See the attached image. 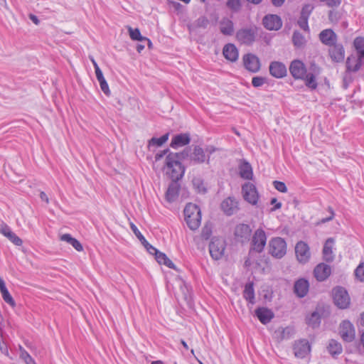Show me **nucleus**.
Masks as SVG:
<instances>
[{"label":"nucleus","mask_w":364,"mask_h":364,"mask_svg":"<svg viewBox=\"0 0 364 364\" xmlns=\"http://www.w3.org/2000/svg\"><path fill=\"white\" fill-rule=\"evenodd\" d=\"M298 25L304 31H309V29L307 18L300 16V18L298 21Z\"/></svg>","instance_id":"nucleus-53"},{"label":"nucleus","mask_w":364,"mask_h":364,"mask_svg":"<svg viewBox=\"0 0 364 364\" xmlns=\"http://www.w3.org/2000/svg\"><path fill=\"white\" fill-rule=\"evenodd\" d=\"M265 82V79L262 77L256 76L252 80V84L255 87L262 86Z\"/></svg>","instance_id":"nucleus-52"},{"label":"nucleus","mask_w":364,"mask_h":364,"mask_svg":"<svg viewBox=\"0 0 364 364\" xmlns=\"http://www.w3.org/2000/svg\"><path fill=\"white\" fill-rule=\"evenodd\" d=\"M264 26L269 31H278L282 26L281 18L276 14L266 15L262 20Z\"/></svg>","instance_id":"nucleus-11"},{"label":"nucleus","mask_w":364,"mask_h":364,"mask_svg":"<svg viewBox=\"0 0 364 364\" xmlns=\"http://www.w3.org/2000/svg\"><path fill=\"white\" fill-rule=\"evenodd\" d=\"M0 292L4 301L6 304L13 308L16 306V302L12 296L10 294L8 289L6 287L5 282L1 277H0Z\"/></svg>","instance_id":"nucleus-30"},{"label":"nucleus","mask_w":364,"mask_h":364,"mask_svg":"<svg viewBox=\"0 0 364 364\" xmlns=\"http://www.w3.org/2000/svg\"><path fill=\"white\" fill-rule=\"evenodd\" d=\"M329 212L331 213V215L328 218H323L321 220V223H325L326 222H328L331 220L334 216V212L332 208H329Z\"/></svg>","instance_id":"nucleus-61"},{"label":"nucleus","mask_w":364,"mask_h":364,"mask_svg":"<svg viewBox=\"0 0 364 364\" xmlns=\"http://www.w3.org/2000/svg\"><path fill=\"white\" fill-rule=\"evenodd\" d=\"M242 193L244 199L252 205H256L259 194L256 186L251 182H247L242 186Z\"/></svg>","instance_id":"nucleus-7"},{"label":"nucleus","mask_w":364,"mask_h":364,"mask_svg":"<svg viewBox=\"0 0 364 364\" xmlns=\"http://www.w3.org/2000/svg\"><path fill=\"white\" fill-rule=\"evenodd\" d=\"M339 334L343 341H353L355 337V331L353 323L347 320L343 321L340 324Z\"/></svg>","instance_id":"nucleus-9"},{"label":"nucleus","mask_w":364,"mask_h":364,"mask_svg":"<svg viewBox=\"0 0 364 364\" xmlns=\"http://www.w3.org/2000/svg\"><path fill=\"white\" fill-rule=\"evenodd\" d=\"M100 83V88L102 91L107 95L109 96L110 95V90L109 88V85L105 80L103 78L102 80H97Z\"/></svg>","instance_id":"nucleus-50"},{"label":"nucleus","mask_w":364,"mask_h":364,"mask_svg":"<svg viewBox=\"0 0 364 364\" xmlns=\"http://www.w3.org/2000/svg\"><path fill=\"white\" fill-rule=\"evenodd\" d=\"M295 331L293 326L279 327L273 333V337L278 341L288 340L294 335Z\"/></svg>","instance_id":"nucleus-15"},{"label":"nucleus","mask_w":364,"mask_h":364,"mask_svg":"<svg viewBox=\"0 0 364 364\" xmlns=\"http://www.w3.org/2000/svg\"><path fill=\"white\" fill-rule=\"evenodd\" d=\"M329 54L332 60L335 62L343 61L345 57V50L343 46L341 44H334L329 49Z\"/></svg>","instance_id":"nucleus-24"},{"label":"nucleus","mask_w":364,"mask_h":364,"mask_svg":"<svg viewBox=\"0 0 364 364\" xmlns=\"http://www.w3.org/2000/svg\"><path fill=\"white\" fill-rule=\"evenodd\" d=\"M255 315L262 324L269 323L274 318L273 311L266 307H259L255 310Z\"/></svg>","instance_id":"nucleus-19"},{"label":"nucleus","mask_w":364,"mask_h":364,"mask_svg":"<svg viewBox=\"0 0 364 364\" xmlns=\"http://www.w3.org/2000/svg\"><path fill=\"white\" fill-rule=\"evenodd\" d=\"M193 185L198 193H205L206 192L205 185L201 178H194L193 180Z\"/></svg>","instance_id":"nucleus-44"},{"label":"nucleus","mask_w":364,"mask_h":364,"mask_svg":"<svg viewBox=\"0 0 364 364\" xmlns=\"http://www.w3.org/2000/svg\"><path fill=\"white\" fill-rule=\"evenodd\" d=\"M0 233L7 237L15 245L21 246L22 240L18 237L6 224H2L0 228Z\"/></svg>","instance_id":"nucleus-21"},{"label":"nucleus","mask_w":364,"mask_h":364,"mask_svg":"<svg viewBox=\"0 0 364 364\" xmlns=\"http://www.w3.org/2000/svg\"><path fill=\"white\" fill-rule=\"evenodd\" d=\"M190 159L191 161L196 164H202L204 162L209 163L210 156H206L205 151L199 146L193 148V152L191 154Z\"/></svg>","instance_id":"nucleus-18"},{"label":"nucleus","mask_w":364,"mask_h":364,"mask_svg":"<svg viewBox=\"0 0 364 364\" xmlns=\"http://www.w3.org/2000/svg\"><path fill=\"white\" fill-rule=\"evenodd\" d=\"M225 241L222 237H214L209 244V252L215 260L220 259L225 253Z\"/></svg>","instance_id":"nucleus-4"},{"label":"nucleus","mask_w":364,"mask_h":364,"mask_svg":"<svg viewBox=\"0 0 364 364\" xmlns=\"http://www.w3.org/2000/svg\"><path fill=\"white\" fill-rule=\"evenodd\" d=\"M334 304L340 309H346L350 304L348 291L341 287H335L332 291Z\"/></svg>","instance_id":"nucleus-5"},{"label":"nucleus","mask_w":364,"mask_h":364,"mask_svg":"<svg viewBox=\"0 0 364 364\" xmlns=\"http://www.w3.org/2000/svg\"><path fill=\"white\" fill-rule=\"evenodd\" d=\"M319 39L324 45L332 46L336 43L337 36L333 30L325 29L320 33Z\"/></svg>","instance_id":"nucleus-20"},{"label":"nucleus","mask_w":364,"mask_h":364,"mask_svg":"<svg viewBox=\"0 0 364 364\" xmlns=\"http://www.w3.org/2000/svg\"><path fill=\"white\" fill-rule=\"evenodd\" d=\"M155 258L159 264H164L165 266L171 269L175 268V265L173 262L169 258H168L164 253L159 252L156 253Z\"/></svg>","instance_id":"nucleus-36"},{"label":"nucleus","mask_w":364,"mask_h":364,"mask_svg":"<svg viewBox=\"0 0 364 364\" xmlns=\"http://www.w3.org/2000/svg\"><path fill=\"white\" fill-rule=\"evenodd\" d=\"M202 237L203 238L207 240L209 238V237L211 235V229L210 228L208 227V226H205L203 228V230H202Z\"/></svg>","instance_id":"nucleus-57"},{"label":"nucleus","mask_w":364,"mask_h":364,"mask_svg":"<svg viewBox=\"0 0 364 364\" xmlns=\"http://www.w3.org/2000/svg\"><path fill=\"white\" fill-rule=\"evenodd\" d=\"M314 9V6L311 4H305L301 9V16L304 18H309L310 14H311Z\"/></svg>","instance_id":"nucleus-49"},{"label":"nucleus","mask_w":364,"mask_h":364,"mask_svg":"<svg viewBox=\"0 0 364 364\" xmlns=\"http://www.w3.org/2000/svg\"><path fill=\"white\" fill-rule=\"evenodd\" d=\"M19 357L26 364H36L30 354L21 346H18Z\"/></svg>","instance_id":"nucleus-41"},{"label":"nucleus","mask_w":364,"mask_h":364,"mask_svg":"<svg viewBox=\"0 0 364 364\" xmlns=\"http://www.w3.org/2000/svg\"><path fill=\"white\" fill-rule=\"evenodd\" d=\"M183 212L185 220L189 228L196 230L201 222V213L199 207L193 203H188Z\"/></svg>","instance_id":"nucleus-2"},{"label":"nucleus","mask_w":364,"mask_h":364,"mask_svg":"<svg viewBox=\"0 0 364 364\" xmlns=\"http://www.w3.org/2000/svg\"><path fill=\"white\" fill-rule=\"evenodd\" d=\"M267 244V235L264 230L262 228H258L253 234L251 242V251H255L258 253L262 252Z\"/></svg>","instance_id":"nucleus-6"},{"label":"nucleus","mask_w":364,"mask_h":364,"mask_svg":"<svg viewBox=\"0 0 364 364\" xmlns=\"http://www.w3.org/2000/svg\"><path fill=\"white\" fill-rule=\"evenodd\" d=\"M328 350L333 355H338L342 352V346L336 341L331 340L328 346Z\"/></svg>","instance_id":"nucleus-38"},{"label":"nucleus","mask_w":364,"mask_h":364,"mask_svg":"<svg viewBox=\"0 0 364 364\" xmlns=\"http://www.w3.org/2000/svg\"><path fill=\"white\" fill-rule=\"evenodd\" d=\"M243 63L245 68L252 73H257L260 69L259 58L254 54L248 53L243 56Z\"/></svg>","instance_id":"nucleus-13"},{"label":"nucleus","mask_w":364,"mask_h":364,"mask_svg":"<svg viewBox=\"0 0 364 364\" xmlns=\"http://www.w3.org/2000/svg\"><path fill=\"white\" fill-rule=\"evenodd\" d=\"M306 322L309 326L314 328L318 327L321 323L319 314L316 311L313 312L310 316L307 318Z\"/></svg>","instance_id":"nucleus-43"},{"label":"nucleus","mask_w":364,"mask_h":364,"mask_svg":"<svg viewBox=\"0 0 364 364\" xmlns=\"http://www.w3.org/2000/svg\"><path fill=\"white\" fill-rule=\"evenodd\" d=\"M239 172L241 178L244 179H252L253 176V172L251 165L247 162H242L239 166Z\"/></svg>","instance_id":"nucleus-33"},{"label":"nucleus","mask_w":364,"mask_h":364,"mask_svg":"<svg viewBox=\"0 0 364 364\" xmlns=\"http://www.w3.org/2000/svg\"><path fill=\"white\" fill-rule=\"evenodd\" d=\"M180 185L177 182L172 181L166 192V199L168 202L172 203L178 197Z\"/></svg>","instance_id":"nucleus-29"},{"label":"nucleus","mask_w":364,"mask_h":364,"mask_svg":"<svg viewBox=\"0 0 364 364\" xmlns=\"http://www.w3.org/2000/svg\"><path fill=\"white\" fill-rule=\"evenodd\" d=\"M331 272L329 265L321 263L315 267L314 273L318 281H324L331 274Z\"/></svg>","instance_id":"nucleus-22"},{"label":"nucleus","mask_w":364,"mask_h":364,"mask_svg":"<svg viewBox=\"0 0 364 364\" xmlns=\"http://www.w3.org/2000/svg\"><path fill=\"white\" fill-rule=\"evenodd\" d=\"M289 71L295 79H303L306 73L304 63L299 60H294L291 63Z\"/></svg>","instance_id":"nucleus-14"},{"label":"nucleus","mask_w":364,"mask_h":364,"mask_svg":"<svg viewBox=\"0 0 364 364\" xmlns=\"http://www.w3.org/2000/svg\"><path fill=\"white\" fill-rule=\"evenodd\" d=\"M294 289V293L297 296L300 298L304 297L309 291V282L304 279H299L295 282Z\"/></svg>","instance_id":"nucleus-25"},{"label":"nucleus","mask_w":364,"mask_h":364,"mask_svg":"<svg viewBox=\"0 0 364 364\" xmlns=\"http://www.w3.org/2000/svg\"><path fill=\"white\" fill-rule=\"evenodd\" d=\"M227 6L233 11H238L241 7L240 0H228Z\"/></svg>","instance_id":"nucleus-48"},{"label":"nucleus","mask_w":364,"mask_h":364,"mask_svg":"<svg viewBox=\"0 0 364 364\" xmlns=\"http://www.w3.org/2000/svg\"><path fill=\"white\" fill-rule=\"evenodd\" d=\"M257 34L255 28H245L240 29L236 33L237 41L246 45H250L255 41Z\"/></svg>","instance_id":"nucleus-8"},{"label":"nucleus","mask_w":364,"mask_h":364,"mask_svg":"<svg viewBox=\"0 0 364 364\" xmlns=\"http://www.w3.org/2000/svg\"><path fill=\"white\" fill-rule=\"evenodd\" d=\"M223 53L225 59L231 62H235L238 59V50L232 43L226 44L223 48Z\"/></svg>","instance_id":"nucleus-23"},{"label":"nucleus","mask_w":364,"mask_h":364,"mask_svg":"<svg viewBox=\"0 0 364 364\" xmlns=\"http://www.w3.org/2000/svg\"><path fill=\"white\" fill-rule=\"evenodd\" d=\"M292 42L294 46L296 48H301L305 45L306 40L301 33L295 31L292 36Z\"/></svg>","instance_id":"nucleus-39"},{"label":"nucleus","mask_w":364,"mask_h":364,"mask_svg":"<svg viewBox=\"0 0 364 364\" xmlns=\"http://www.w3.org/2000/svg\"><path fill=\"white\" fill-rule=\"evenodd\" d=\"M305 80L306 85L312 89L314 90L317 87V82L316 81V77L313 73H309L305 74L304 77L302 79Z\"/></svg>","instance_id":"nucleus-42"},{"label":"nucleus","mask_w":364,"mask_h":364,"mask_svg":"<svg viewBox=\"0 0 364 364\" xmlns=\"http://www.w3.org/2000/svg\"><path fill=\"white\" fill-rule=\"evenodd\" d=\"M220 32L225 36H231L234 33V23L228 18H223L220 22Z\"/></svg>","instance_id":"nucleus-32"},{"label":"nucleus","mask_w":364,"mask_h":364,"mask_svg":"<svg viewBox=\"0 0 364 364\" xmlns=\"http://www.w3.org/2000/svg\"><path fill=\"white\" fill-rule=\"evenodd\" d=\"M215 151V147L210 146H207L205 148V153H207L209 156V155L212 154L213 153H214Z\"/></svg>","instance_id":"nucleus-64"},{"label":"nucleus","mask_w":364,"mask_h":364,"mask_svg":"<svg viewBox=\"0 0 364 364\" xmlns=\"http://www.w3.org/2000/svg\"><path fill=\"white\" fill-rule=\"evenodd\" d=\"M168 133L164 134L159 138L153 137L149 141V146L151 147L152 146H161L164 143H166L168 139Z\"/></svg>","instance_id":"nucleus-40"},{"label":"nucleus","mask_w":364,"mask_h":364,"mask_svg":"<svg viewBox=\"0 0 364 364\" xmlns=\"http://www.w3.org/2000/svg\"><path fill=\"white\" fill-rule=\"evenodd\" d=\"M362 65V60L358 56H348L346 60V68L349 72L358 71Z\"/></svg>","instance_id":"nucleus-31"},{"label":"nucleus","mask_w":364,"mask_h":364,"mask_svg":"<svg viewBox=\"0 0 364 364\" xmlns=\"http://www.w3.org/2000/svg\"><path fill=\"white\" fill-rule=\"evenodd\" d=\"M62 241H65L71 245L77 251L81 252L83 250L82 245L80 242L73 237L70 234H64L60 237Z\"/></svg>","instance_id":"nucleus-35"},{"label":"nucleus","mask_w":364,"mask_h":364,"mask_svg":"<svg viewBox=\"0 0 364 364\" xmlns=\"http://www.w3.org/2000/svg\"><path fill=\"white\" fill-rule=\"evenodd\" d=\"M0 350L2 353L6 355H9V350L6 346H4L1 343H0Z\"/></svg>","instance_id":"nucleus-63"},{"label":"nucleus","mask_w":364,"mask_h":364,"mask_svg":"<svg viewBox=\"0 0 364 364\" xmlns=\"http://www.w3.org/2000/svg\"><path fill=\"white\" fill-rule=\"evenodd\" d=\"M269 252L275 258L280 259L283 257L287 253L285 240L280 237L272 238L269 242Z\"/></svg>","instance_id":"nucleus-3"},{"label":"nucleus","mask_w":364,"mask_h":364,"mask_svg":"<svg viewBox=\"0 0 364 364\" xmlns=\"http://www.w3.org/2000/svg\"><path fill=\"white\" fill-rule=\"evenodd\" d=\"M311 351L309 343L306 339H301L295 342L294 345V352L296 357L304 358L306 357Z\"/></svg>","instance_id":"nucleus-12"},{"label":"nucleus","mask_w":364,"mask_h":364,"mask_svg":"<svg viewBox=\"0 0 364 364\" xmlns=\"http://www.w3.org/2000/svg\"><path fill=\"white\" fill-rule=\"evenodd\" d=\"M353 46L359 57L361 55V51L364 50V37L355 38L353 41Z\"/></svg>","instance_id":"nucleus-46"},{"label":"nucleus","mask_w":364,"mask_h":364,"mask_svg":"<svg viewBox=\"0 0 364 364\" xmlns=\"http://www.w3.org/2000/svg\"><path fill=\"white\" fill-rule=\"evenodd\" d=\"M355 276L360 282H364V262H360L355 269Z\"/></svg>","instance_id":"nucleus-47"},{"label":"nucleus","mask_w":364,"mask_h":364,"mask_svg":"<svg viewBox=\"0 0 364 364\" xmlns=\"http://www.w3.org/2000/svg\"><path fill=\"white\" fill-rule=\"evenodd\" d=\"M40 198L41 199V200L45 201L46 203H48L49 202V198L48 196L43 191H41L40 193Z\"/></svg>","instance_id":"nucleus-62"},{"label":"nucleus","mask_w":364,"mask_h":364,"mask_svg":"<svg viewBox=\"0 0 364 364\" xmlns=\"http://www.w3.org/2000/svg\"><path fill=\"white\" fill-rule=\"evenodd\" d=\"M168 151H169L168 149H166V150H164L162 151L157 153L155 156V161H159L160 159H161L165 155L167 154V153Z\"/></svg>","instance_id":"nucleus-59"},{"label":"nucleus","mask_w":364,"mask_h":364,"mask_svg":"<svg viewBox=\"0 0 364 364\" xmlns=\"http://www.w3.org/2000/svg\"><path fill=\"white\" fill-rule=\"evenodd\" d=\"M252 230L250 225L246 224H239L235 230V235L242 242L250 238Z\"/></svg>","instance_id":"nucleus-28"},{"label":"nucleus","mask_w":364,"mask_h":364,"mask_svg":"<svg viewBox=\"0 0 364 364\" xmlns=\"http://www.w3.org/2000/svg\"><path fill=\"white\" fill-rule=\"evenodd\" d=\"M209 24L208 19L205 16H201L195 21L190 26V30L195 28H205Z\"/></svg>","instance_id":"nucleus-37"},{"label":"nucleus","mask_w":364,"mask_h":364,"mask_svg":"<svg viewBox=\"0 0 364 364\" xmlns=\"http://www.w3.org/2000/svg\"><path fill=\"white\" fill-rule=\"evenodd\" d=\"M221 208L227 215H232L238 210V203L235 198L228 197L222 202Z\"/></svg>","instance_id":"nucleus-17"},{"label":"nucleus","mask_w":364,"mask_h":364,"mask_svg":"<svg viewBox=\"0 0 364 364\" xmlns=\"http://www.w3.org/2000/svg\"><path fill=\"white\" fill-rule=\"evenodd\" d=\"M191 141L188 134H179L173 136L171 142V146L173 149H178L188 144Z\"/></svg>","instance_id":"nucleus-26"},{"label":"nucleus","mask_w":364,"mask_h":364,"mask_svg":"<svg viewBox=\"0 0 364 364\" xmlns=\"http://www.w3.org/2000/svg\"><path fill=\"white\" fill-rule=\"evenodd\" d=\"M142 244L147 250V251L151 255H154L156 256V253L159 252L157 249L150 245L146 240V242H143Z\"/></svg>","instance_id":"nucleus-55"},{"label":"nucleus","mask_w":364,"mask_h":364,"mask_svg":"<svg viewBox=\"0 0 364 364\" xmlns=\"http://www.w3.org/2000/svg\"><path fill=\"white\" fill-rule=\"evenodd\" d=\"M326 3L328 7H338L341 4V0H319Z\"/></svg>","instance_id":"nucleus-56"},{"label":"nucleus","mask_w":364,"mask_h":364,"mask_svg":"<svg viewBox=\"0 0 364 364\" xmlns=\"http://www.w3.org/2000/svg\"><path fill=\"white\" fill-rule=\"evenodd\" d=\"M334 244L335 241L332 237L327 239L324 243L323 248V259L326 262H331L334 259V254L333 252Z\"/></svg>","instance_id":"nucleus-27"},{"label":"nucleus","mask_w":364,"mask_h":364,"mask_svg":"<svg viewBox=\"0 0 364 364\" xmlns=\"http://www.w3.org/2000/svg\"><path fill=\"white\" fill-rule=\"evenodd\" d=\"M95 75H96V77H97V80H102L104 77V75H103V73L102 72V70H100V67L99 68H96L95 69Z\"/></svg>","instance_id":"nucleus-60"},{"label":"nucleus","mask_w":364,"mask_h":364,"mask_svg":"<svg viewBox=\"0 0 364 364\" xmlns=\"http://www.w3.org/2000/svg\"><path fill=\"white\" fill-rule=\"evenodd\" d=\"M271 204L274 205L271 209V211H275L276 210H278L282 207L281 203L278 202L277 198H273L271 199Z\"/></svg>","instance_id":"nucleus-58"},{"label":"nucleus","mask_w":364,"mask_h":364,"mask_svg":"<svg viewBox=\"0 0 364 364\" xmlns=\"http://www.w3.org/2000/svg\"><path fill=\"white\" fill-rule=\"evenodd\" d=\"M269 73L276 78H282L287 75V70L284 63L278 61H274L270 63Z\"/></svg>","instance_id":"nucleus-16"},{"label":"nucleus","mask_w":364,"mask_h":364,"mask_svg":"<svg viewBox=\"0 0 364 364\" xmlns=\"http://www.w3.org/2000/svg\"><path fill=\"white\" fill-rule=\"evenodd\" d=\"M244 298L251 304L255 303V290L252 282H248L245 284L243 291Z\"/></svg>","instance_id":"nucleus-34"},{"label":"nucleus","mask_w":364,"mask_h":364,"mask_svg":"<svg viewBox=\"0 0 364 364\" xmlns=\"http://www.w3.org/2000/svg\"><path fill=\"white\" fill-rule=\"evenodd\" d=\"M130 228H131L132 230L133 231V232L134 233V235L136 236V237L141 242V243L143 242H146L145 237H144V235L141 233V232L139 230L137 227L134 223L130 224Z\"/></svg>","instance_id":"nucleus-51"},{"label":"nucleus","mask_w":364,"mask_h":364,"mask_svg":"<svg viewBox=\"0 0 364 364\" xmlns=\"http://www.w3.org/2000/svg\"><path fill=\"white\" fill-rule=\"evenodd\" d=\"M295 253L300 263H306L311 257L310 248L309 245L303 241H299L296 243L295 246Z\"/></svg>","instance_id":"nucleus-10"},{"label":"nucleus","mask_w":364,"mask_h":364,"mask_svg":"<svg viewBox=\"0 0 364 364\" xmlns=\"http://www.w3.org/2000/svg\"><path fill=\"white\" fill-rule=\"evenodd\" d=\"M274 188L281 193H286L287 191V186L284 183L281 181H274Z\"/></svg>","instance_id":"nucleus-54"},{"label":"nucleus","mask_w":364,"mask_h":364,"mask_svg":"<svg viewBox=\"0 0 364 364\" xmlns=\"http://www.w3.org/2000/svg\"><path fill=\"white\" fill-rule=\"evenodd\" d=\"M128 31L130 38L133 41H144V39H146V37H144L141 35L140 31L138 28H132V27H129Z\"/></svg>","instance_id":"nucleus-45"},{"label":"nucleus","mask_w":364,"mask_h":364,"mask_svg":"<svg viewBox=\"0 0 364 364\" xmlns=\"http://www.w3.org/2000/svg\"><path fill=\"white\" fill-rule=\"evenodd\" d=\"M166 174L172 180L177 182L184 174V168L178 161L176 154L169 153L166 157L164 167Z\"/></svg>","instance_id":"nucleus-1"}]
</instances>
